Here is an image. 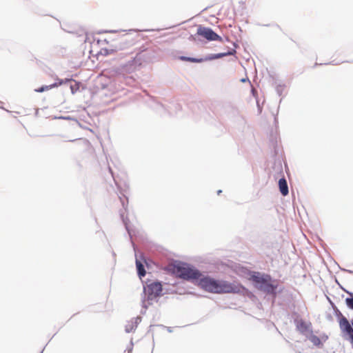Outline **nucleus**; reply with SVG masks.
I'll list each match as a JSON object with an SVG mask.
<instances>
[{
	"label": "nucleus",
	"mask_w": 353,
	"mask_h": 353,
	"mask_svg": "<svg viewBox=\"0 0 353 353\" xmlns=\"http://www.w3.org/2000/svg\"><path fill=\"white\" fill-rule=\"evenodd\" d=\"M309 340L316 346H320L321 345V339L316 335H311L309 337Z\"/></svg>",
	"instance_id": "nucleus-13"
},
{
	"label": "nucleus",
	"mask_w": 353,
	"mask_h": 353,
	"mask_svg": "<svg viewBox=\"0 0 353 353\" xmlns=\"http://www.w3.org/2000/svg\"><path fill=\"white\" fill-rule=\"evenodd\" d=\"M197 34L209 41H221L222 38L215 33L212 29L208 28L200 27L197 30Z\"/></svg>",
	"instance_id": "nucleus-5"
},
{
	"label": "nucleus",
	"mask_w": 353,
	"mask_h": 353,
	"mask_svg": "<svg viewBox=\"0 0 353 353\" xmlns=\"http://www.w3.org/2000/svg\"><path fill=\"white\" fill-rule=\"evenodd\" d=\"M136 266H137V272H138L139 277L141 278V277L145 276L146 272L144 269V266L142 264V263L137 259L136 260Z\"/></svg>",
	"instance_id": "nucleus-11"
},
{
	"label": "nucleus",
	"mask_w": 353,
	"mask_h": 353,
	"mask_svg": "<svg viewBox=\"0 0 353 353\" xmlns=\"http://www.w3.org/2000/svg\"><path fill=\"white\" fill-rule=\"evenodd\" d=\"M119 48L117 46H111L108 48H101L97 54L107 56L115 53L116 52H117Z\"/></svg>",
	"instance_id": "nucleus-9"
},
{
	"label": "nucleus",
	"mask_w": 353,
	"mask_h": 353,
	"mask_svg": "<svg viewBox=\"0 0 353 353\" xmlns=\"http://www.w3.org/2000/svg\"><path fill=\"white\" fill-rule=\"evenodd\" d=\"M72 80L71 79H66L65 81L63 80H61L60 82H59V85H61L62 83H65V82H68V81H71Z\"/></svg>",
	"instance_id": "nucleus-17"
},
{
	"label": "nucleus",
	"mask_w": 353,
	"mask_h": 353,
	"mask_svg": "<svg viewBox=\"0 0 353 353\" xmlns=\"http://www.w3.org/2000/svg\"><path fill=\"white\" fill-rule=\"evenodd\" d=\"M172 271L176 276L186 280L199 279L201 276V273L197 270L185 263L174 265Z\"/></svg>",
	"instance_id": "nucleus-2"
},
{
	"label": "nucleus",
	"mask_w": 353,
	"mask_h": 353,
	"mask_svg": "<svg viewBox=\"0 0 353 353\" xmlns=\"http://www.w3.org/2000/svg\"><path fill=\"white\" fill-rule=\"evenodd\" d=\"M347 293L351 296V298H347L345 303L349 308L353 310V294L349 292Z\"/></svg>",
	"instance_id": "nucleus-14"
},
{
	"label": "nucleus",
	"mask_w": 353,
	"mask_h": 353,
	"mask_svg": "<svg viewBox=\"0 0 353 353\" xmlns=\"http://www.w3.org/2000/svg\"><path fill=\"white\" fill-rule=\"evenodd\" d=\"M79 148L85 153L92 156L95 154V151L91 143L85 139H81L78 143Z\"/></svg>",
	"instance_id": "nucleus-7"
},
{
	"label": "nucleus",
	"mask_w": 353,
	"mask_h": 353,
	"mask_svg": "<svg viewBox=\"0 0 353 353\" xmlns=\"http://www.w3.org/2000/svg\"><path fill=\"white\" fill-rule=\"evenodd\" d=\"M72 93H75L79 89V83L74 81V83L70 85Z\"/></svg>",
	"instance_id": "nucleus-16"
},
{
	"label": "nucleus",
	"mask_w": 353,
	"mask_h": 353,
	"mask_svg": "<svg viewBox=\"0 0 353 353\" xmlns=\"http://www.w3.org/2000/svg\"><path fill=\"white\" fill-rule=\"evenodd\" d=\"M199 279V285L209 292L222 294L231 293L235 291L234 286L225 281L216 280L209 276H203Z\"/></svg>",
	"instance_id": "nucleus-1"
},
{
	"label": "nucleus",
	"mask_w": 353,
	"mask_h": 353,
	"mask_svg": "<svg viewBox=\"0 0 353 353\" xmlns=\"http://www.w3.org/2000/svg\"><path fill=\"white\" fill-rule=\"evenodd\" d=\"M279 190H280L281 193L283 196H286L288 194V192H289L288 187L287 181L285 178H282V179H279Z\"/></svg>",
	"instance_id": "nucleus-10"
},
{
	"label": "nucleus",
	"mask_w": 353,
	"mask_h": 353,
	"mask_svg": "<svg viewBox=\"0 0 353 353\" xmlns=\"http://www.w3.org/2000/svg\"><path fill=\"white\" fill-rule=\"evenodd\" d=\"M147 292L150 299L156 298L162 292V285L159 282H154L147 286Z\"/></svg>",
	"instance_id": "nucleus-6"
},
{
	"label": "nucleus",
	"mask_w": 353,
	"mask_h": 353,
	"mask_svg": "<svg viewBox=\"0 0 353 353\" xmlns=\"http://www.w3.org/2000/svg\"><path fill=\"white\" fill-rule=\"evenodd\" d=\"M252 281L259 285V290H263L269 294H274L276 288V285L272 283V279L269 275H261L260 274L252 276Z\"/></svg>",
	"instance_id": "nucleus-3"
},
{
	"label": "nucleus",
	"mask_w": 353,
	"mask_h": 353,
	"mask_svg": "<svg viewBox=\"0 0 353 353\" xmlns=\"http://www.w3.org/2000/svg\"><path fill=\"white\" fill-rule=\"evenodd\" d=\"M235 53H236V50L234 49H232L231 50H229L226 52L215 54L210 57H205L204 59H196V58H191V57H181L180 59L182 61H190V62H192V63H201L205 61L219 59V58H222L223 57H226L228 55H234Z\"/></svg>",
	"instance_id": "nucleus-4"
},
{
	"label": "nucleus",
	"mask_w": 353,
	"mask_h": 353,
	"mask_svg": "<svg viewBox=\"0 0 353 353\" xmlns=\"http://www.w3.org/2000/svg\"><path fill=\"white\" fill-rule=\"evenodd\" d=\"M241 81H242L243 82H245V79H243Z\"/></svg>",
	"instance_id": "nucleus-19"
},
{
	"label": "nucleus",
	"mask_w": 353,
	"mask_h": 353,
	"mask_svg": "<svg viewBox=\"0 0 353 353\" xmlns=\"http://www.w3.org/2000/svg\"><path fill=\"white\" fill-rule=\"evenodd\" d=\"M350 338V340H351V342L353 344V333L352 334H350L349 335Z\"/></svg>",
	"instance_id": "nucleus-18"
},
{
	"label": "nucleus",
	"mask_w": 353,
	"mask_h": 353,
	"mask_svg": "<svg viewBox=\"0 0 353 353\" xmlns=\"http://www.w3.org/2000/svg\"><path fill=\"white\" fill-rule=\"evenodd\" d=\"M352 326H353V320L352 321Z\"/></svg>",
	"instance_id": "nucleus-20"
},
{
	"label": "nucleus",
	"mask_w": 353,
	"mask_h": 353,
	"mask_svg": "<svg viewBox=\"0 0 353 353\" xmlns=\"http://www.w3.org/2000/svg\"><path fill=\"white\" fill-rule=\"evenodd\" d=\"M339 326L343 332L346 333L348 336L350 334L353 333V328L350 324L349 321L345 316H342V318L339 321Z\"/></svg>",
	"instance_id": "nucleus-8"
},
{
	"label": "nucleus",
	"mask_w": 353,
	"mask_h": 353,
	"mask_svg": "<svg viewBox=\"0 0 353 353\" xmlns=\"http://www.w3.org/2000/svg\"><path fill=\"white\" fill-rule=\"evenodd\" d=\"M57 86V84H53V85H46V86H42L38 89H36L35 91L37 92H44L46 90H48L50 89H51L52 88H54Z\"/></svg>",
	"instance_id": "nucleus-15"
},
{
	"label": "nucleus",
	"mask_w": 353,
	"mask_h": 353,
	"mask_svg": "<svg viewBox=\"0 0 353 353\" xmlns=\"http://www.w3.org/2000/svg\"><path fill=\"white\" fill-rule=\"evenodd\" d=\"M137 327V322L129 321L125 325V331L127 332H130L134 330Z\"/></svg>",
	"instance_id": "nucleus-12"
}]
</instances>
